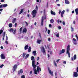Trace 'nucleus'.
Instances as JSON below:
<instances>
[{
  "instance_id": "e2e57ef3",
  "label": "nucleus",
  "mask_w": 78,
  "mask_h": 78,
  "mask_svg": "<svg viewBox=\"0 0 78 78\" xmlns=\"http://www.w3.org/2000/svg\"><path fill=\"white\" fill-rule=\"evenodd\" d=\"M77 72L78 73V67H77L76 68Z\"/></svg>"
},
{
  "instance_id": "79ce46f5",
  "label": "nucleus",
  "mask_w": 78,
  "mask_h": 78,
  "mask_svg": "<svg viewBox=\"0 0 78 78\" xmlns=\"http://www.w3.org/2000/svg\"><path fill=\"white\" fill-rule=\"evenodd\" d=\"M25 78V75H22L21 76V78Z\"/></svg>"
},
{
  "instance_id": "bb28decb",
  "label": "nucleus",
  "mask_w": 78,
  "mask_h": 78,
  "mask_svg": "<svg viewBox=\"0 0 78 78\" xmlns=\"http://www.w3.org/2000/svg\"><path fill=\"white\" fill-rule=\"evenodd\" d=\"M50 21L51 23H53L54 22V20L53 19H51L50 20Z\"/></svg>"
},
{
  "instance_id": "bf43d9fd",
  "label": "nucleus",
  "mask_w": 78,
  "mask_h": 78,
  "mask_svg": "<svg viewBox=\"0 0 78 78\" xmlns=\"http://www.w3.org/2000/svg\"><path fill=\"white\" fill-rule=\"evenodd\" d=\"M15 27H17V23H15Z\"/></svg>"
},
{
  "instance_id": "f257e3e1",
  "label": "nucleus",
  "mask_w": 78,
  "mask_h": 78,
  "mask_svg": "<svg viewBox=\"0 0 78 78\" xmlns=\"http://www.w3.org/2000/svg\"><path fill=\"white\" fill-rule=\"evenodd\" d=\"M70 50V45H68L66 50V53L68 54L69 58L70 57V51H69Z\"/></svg>"
},
{
  "instance_id": "f03ea898",
  "label": "nucleus",
  "mask_w": 78,
  "mask_h": 78,
  "mask_svg": "<svg viewBox=\"0 0 78 78\" xmlns=\"http://www.w3.org/2000/svg\"><path fill=\"white\" fill-rule=\"evenodd\" d=\"M19 66V64L18 65L15 64L12 66L13 72H14L15 71H16L17 69V66Z\"/></svg>"
},
{
  "instance_id": "f704fd0d",
  "label": "nucleus",
  "mask_w": 78,
  "mask_h": 78,
  "mask_svg": "<svg viewBox=\"0 0 78 78\" xmlns=\"http://www.w3.org/2000/svg\"><path fill=\"white\" fill-rule=\"evenodd\" d=\"M34 56H32V57H31V60H32V61H33V60H34Z\"/></svg>"
},
{
  "instance_id": "a18cd8bd",
  "label": "nucleus",
  "mask_w": 78,
  "mask_h": 78,
  "mask_svg": "<svg viewBox=\"0 0 78 78\" xmlns=\"http://www.w3.org/2000/svg\"><path fill=\"white\" fill-rule=\"evenodd\" d=\"M50 30H48V34H50Z\"/></svg>"
},
{
  "instance_id": "49530a36",
  "label": "nucleus",
  "mask_w": 78,
  "mask_h": 78,
  "mask_svg": "<svg viewBox=\"0 0 78 78\" xmlns=\"http://www.w3.org/2000/svg\"><path fill=\"white\" fill-rule=\"evenodd\" d=\"M48 41L49 42H50V41H51V39H50V38H48Z\"/></svg>"
},
{
  "instance_id": "f8f14e48",
  "label": "nucleus",
  "mask_w": 78,
  "mask_h": 78,
  "mask_svg": "<svg viewBox=\"0 0 78 78\" xmlns=\"http://www.w3.org/2000/svg\"><path fill=\"white\" fill-rule=\"evenodd\" d=\"M65 2L66 4H67L68 5L70 4V2L68 0H65Z\"/></svg>"
},
{
  "instance_id": "69168bd1",
  "label": "nucleus",
  "mask_w": 78,
  "mask_h": 78,
  "mask_svg": "<svg viewBox=\"0 0 78 78\" xmlns=\"http://www.w3.org/2000/svg\"><path fill=\"white\" fill-rule=\"evenodd\" d=\"M37 61H38V60H39V59H40V58H39V57H37Z\"/></svg>"
},
{
  "instance_id": "4be33fe9",
  "label": "nucleus",
  "mask_w": 78,
  "mask_h": 78,
  "mask_svg": "<svg viewBox=\"0 0 78 78\" xmlns=\"http://www.w3.org/2000/svg\"><path fill=\"white\" fill-rule=\"evenodd\" d=\"M32 66L34 68V69H35L36 67H37V66L36 65L34 64L32 65Z\"/></svg>"
},
{
  "instance_id": "c756f323",
  "label": "nucleus",
  "mask_w": 78,
  "mask_h": 78,
  "mask_svg": "<svg viewBox=\"0 0 78 78\" xmlns=\"http://www.w3.org/2000/svg\"><path fill=\"white\" fill-rule=\"evenodd\" d=\"M32 65H34L35 64V60H34L32 61Z\"/></svg>"
},
{
  "instance_id": "5701e85b",
  "label": "nucleus",
  "mask_w": 78,
  "mask_h": 78,
  "mask_svg": "<svg viewBox=\"0 0 78 78\" xmlns=\"http://www.w3.org/2000/svg\"><path fill=\"white\" fill-rule=\"evenodd\" d=\"M33 54H34V56H36V51H34L33 52Z\"/></svg>"
},
{
  "instance_id": "e433bc0d",
  "label": "nucleus",
  "mask_w": 78,
  "mask_h": 78,
  "mask_svg": "<svg viewBox=\"0 0 78 78\" xmlns=\"http://www.w3.org/2000/svg\"><path fill=\"white\" fill-rule=\"evenodd\" d=\"M32 15L33 16V18H34V17H36V14H32Z\"/></svg>"
},
{
  "instance_id": "2eb2a0df",
  "label": "nucleus",
  "mask_w": 78,
  "mask_h": 78,
  "mask_svg": "<svg viewBox=\"0 0 78 78\" xmlns=\"http://www.w3.org/2000/svg\"><path fill=\"white\" fill-rule=\"evenodd\" d=\"M28 45H26L24 47V50H27V49H28Z\"/></svg>"
},
{
  "instance_id": "3c124183",
  "label": "nucleus",
  "mask_w": 78,
  "mask_h": 78,
  "mask_svg": "<svg viewBox=\"0 0 78 78\" xmlns=\"http://www.w3.org/2000/svg\"><path fill=\"white\" fill-rule=\"evenodd\" d=\"M5 43H6V44H8V42L7 41H5Z\"/></svg>"
},
{
  "instance_id": "0e129e2a",
  "label": "nucleus",
  "mask_w": 78,
  "mask_h": 78,
  "mask_svg": "<svg viewBox=\"0 0 78 78\" xmlns=\"http://www.w3.org/2000/svg\"><path fill=\"white\" fill-rule=\"evenodd\" d=\"M63 63H64V64H66V61H64L63 62Z\"/></svg>"
},
{
  "instance_id": "5fc2aeb1",
  "label": "nucleus",
  "mask_w": 78,
  "mask_h": 78,
  "mask_svg": "<svg viewBox=\"0 0 78 78\" xmlns=\"http://www.w3.org/2000/svg\"><path fill=\"white\" fill-rule=\"evenodd\" d=\"M61 9L59 10V14H61Z\"/></svg>"
},
{
  "instance_id": "7ed1b4c3",
  "label": "nucleus",
  "mask_w": 78,
  "mask_h": 78,
  "mask_svg": "<svg viewBox=\"0 0 78 78\" xmlns=\"http://www.w3.org/2000/svg\"><path fill=\"white\" fill-rule=\"evenodd\" d=\"M48 70L50 74L52 76H53V72L49 68H48Z\"/></svg>"
},
{
  "instance_id": "603ef678",
  "label": "nucleus",
  "mask_w": 78,
  "mask_h": 78,
  "mask_svg": "<svg viewBox=\"0 0 78 78\" xmlns=\"http://www.w3.org/2000/svg\"><path fill=\"white\" fill-rule=\"evenodd\" d=\"M36 8L37 10V9H38V7H37V5H36Z\"/></svg>"
},
{
  "instance_id": "cd10ccee",
  "label": "nucleus",
  "mask_w": 78,
  "mask_h": 78,
  "mask_svg": "<svg viewBox=\"0 0 78 78\" xmlns=\"http://www.w3.org/2000/svg\"><path fill=\"white\" fill-rule=\"evenodd\" d=\"M73 58L74 60H76V54H75L73 56Z\"/></svg>"
},
{
  "instance_id": "ddd939ff",
  "label": "nucleus",
  "mask_w": 78,
  "mask_h": 78,
  "mask_svg": "<svg viewBox=\"0 0 78 78\" xmlns=\"http://www.w3.org/2000/svg\"><path fill=\"white\" fill-rule=\"evenodd\" d=\"M76 15H78V8H76L75 9Z\"/></svg>"
},
{
  "instance_id": "39448f33",
  "label": "nucleus",
  "mask_w": 78,
  "mask_h": 78,
  "mask_svg": "<svg viewBox=\"0 0 78 78\" xmlns=\"http://www.w3.org/2000/svg\"><path fill=\"white\" fill-rule=\"evenodd\" d=\"M73 76L74 77H77L78 76V73L76 72H74L73 73Z\"/></svg>"
},
{
  "instance_id": "0eeeda50",
  "label": "nucleus",
  "mask_w": 78,
  "mask_h": 78,
  "mask_svg": "<svg viewBox=\"0 0 78 78\" xmlns=\"http://www.w3.org/2000/svg\"><path fill=\"white\" fill-rule=\"evenodd\" d=\"M23 73V71L22 70V69H20V70L18 72V74L19 75H20V73L22 74Z\"/></svg>"
},
{
  "instance_id": "c03bdc74",
  "label": "nucleus",
  "mask_w": 78,
  "mask_h": 78,
  "mask_svg": "<svg viewBox=\"0 0 78 78\" xmlns=\"http://www.w3.org/2000/svg\"><path fill=\"white\" fill-rule=\"evenodd\" d=\"M71 31H74V30H73V28L72 27H71Z\"/></svg>"
},
{
  "instance_id": "864d4df0",
  "label": "nucleus",
  "mask_w": 78,
  "mask_h": 78,
  "mask_svg": "<svg viewBox=\"0 0 78 78\" xmlns=\"http://www.w3.org/2000/svg\"><path fill=\"white\" fill-rule=\"evenodd\" d=\"M76 37L77 40H78V36H77V34L76 35Z\"/></svg>"
},
{
  "instance_id": "2f4dec72",
  "label": "nucleus",
  "mask_w": 78,
  "mask_h": 78,
  "mask_svg": "<svg viewBox=\"0 0 78 78\" xmlns=\"http://www.w3.org/2000/svg\"><path fill=\"white\" fill-rule=\"evenodd\" d=\"M9 26L10 28H11V27H12V23H9Z\"/></svg>"
},
{
  "instance_id": "a19ab883",
  "label": "nucleus",
  "mask_w": 78,
  "mask_h": 78,
  "mask_svg": "<svg viewBox=\"0 0 78 78\" xmlns=\"http://www.w3.org/2000/svg\"><path fill=\"white\" fill-rule=\"evenodd\" d=\"M2 8H3V5L2 4V5H1L0 6V8H1V9H2Z\"/></svg>"
},
{
  "instance_id": "4c0bfd02",
  "label": "nucleus",
  "mask_w": 78,
  "mask_h": 78,
  "mask_svg": "<svg viewBox=\"0 0 78 78\" xmlns=\"http://www.w3.org/2000/svg\"><path fill=\"white\" fill-rule=\"evenodd\" d=\"M73 43L74 44V45H76V41H73Z\"/></svg>"
},
{
  "instance_id": "4d7b16f0",
  "label": "nucleus",
  "mask_w": 78,
  "mask_h": 78,
  "mask_svg": "<svg viewBox=\"0 0 78 78\" xmlns=\"http://www.w3.org/2000/svg\"><path fill=\"white\" fill-rule=\"evenodd\" d=\"M73 41H76V39H75V38H73Z\"/></svg>"
},
{
  "instance_id": "052dcab7",
  "label": "nucleus",
  "mask_w": 78,
  "mask_h": 78,
  "mask_svg": "<svg viewBox=\"0 0 78 78\" xmlns=\"http://www.w3.org/2000/svg\"><path fill=\"white\" fill-rule=\"evenodd\" d=\"M5 2V1L4 0H1V2Z\"/></svg>"
},
{
  "instance_id": "393cba45",
  "label": "nucleus",
  "mask_w": 78,
  "mask_h": 78,
  "mask_svg": "<svg viewBox=\"0 0 78 78\" xmlns=\"http://www.w3.org/2000/svg\"><path fill=\"white\" fill-rule=\"evenodd\" d=\"M30 56L29 54H27L26 55V56H25V59H27L28 58L29 56Z\"/></svg>"
},
{
  "instance_id": "dca6fc26",
  "label": "nucleus",
  "mask_w": 78,
  "mask_h": 78,
  "mask_svg": "<svg viewBox=\"0 0 78 78\" xmlns=\"http://www.w3.org/2000/svg\"><path fill=\"white\" fill-rule=\"evenodd\" d=\"M24 10V9H22L21 11H20V12L19 13V14H22V12H23Z\"/></svg>"
},
{
  "instance_id": "423d86ee",
  "label": "nucleus",
  "mask_w": 78,
  "mask_h": 78,
  "mask_svg": "<svg viewBox=\"0 0 78 78\" xmlns=\"http://www.w3.org/2000/svg\"><path fill=\"white\" fill-rule=\"evenodd\" d=\"M1 58L2 59H5V56L3 54H2L1 55Z\"/></svg>"
},
{
  "instance_id": "338daca9",
  "label": "nucleus",
  "mask_w": 78,
  "mask_h": 78,
  "mask_svg": "<svg viewBox=\"0 0 78 78\" xmlns=\"http://www.w3.org/2000/svg\"><path fill=\"white\" fill-rule=\"evenodd\" d=\"M27 16L28 17H30V15L29 14H27Z\"/></svg>"
},
{
  "instance_id": "680f3d73",
  "label": "nucleus",
  "mask_w": 78,
  "mask_h": 78,
  "mask_svg": "<svg viewBox=\"0 0 78 78\" xmlns=\"http://www.w3.org/2000/svg\"><path fill=\"white\" fill-rule=\"evenodd\" d=\"M6 40H8V36L7 35L6 37Z\"/></svg>"
},
{
  "instance_id": "9d476101",
  "label": "nucleus",
  "mask_w": 78,
  "mask_h": 78,
  "mask_svg": "<svg viewBox=\"0 0 78 78\" xmlns=\"http://www.w3.org/2000/svg\"><path fill=\"white\" fill-rule=\"evenodd\" d=\"M42 52L43 53L44 55H46V53H45V50L44 48H42Z\"/></svg>"
},
{
  "instance_id": "8fccbe9b",
  "label": "nucleus",
  "mask_w": 78,
  "mask_h": 78,
  "mask_svg": "<svg viewBox=\"0 0 78 78\" xmlns=\"http://www.w3.org/2000/svg\"><path fill=\"white\" fill-rule=\"evenodd\" d=\"M45 28L46 30L45 32H47V28L46 27H45Z\"/></svg>"
},
{
  "instance_id": "b1692460",
  "label": "nucleus",
  "mask_w": 78,
  "mask_h": 78,
  "mask_svg": "<svg viewBox=\"0 0 78 78\" xmlns=\"http://www.w3.org/2000/svg\"><path fill=\"white\" fill-rule=\"evenodd\" d=\"M34 73L36 74V75H37V69H35L34 70Z\"/></svg>"
},
{
  "instance_id": "774afa93",
  "label": "nucleus",
  "mask_w": 78,
  "mask_h": 78,
  "mask_svg": "<svg viewBox=\"0 0 78 78\" xmlns=\"http://www.w3.org/2000/svg\"><path fill=\"white\" fill-rule=\"evenodd\" d=\"M61 16L62 17H63V14L61 13Z\"/></svg>"
},
{
  "instance_id": "6e6552de",
  "label": "nucleus",
  "mask_w": 78,
  "mask_h": 78,
  "mask_svg": "<svg viewBox=\"0 0 78 78\" xmlns=\"http://www.w3.org/2000/svg\"><path fill=\"white\" fill-rule=\"evenodd\" d=\"M27 29L26 28L23 29L22 31L23 33H27Z\"/></svg>"
},
{
  "instance_id": "a878e982",
  "label": "nucleus",
  "mask_w": 78,
  "mask_h": 78,
  "mask_svg": "<svg viewBox=\"0 0 78 78\" xmlns=\"http://www.w3.org/2000/svg\"><path fill=\"white\" fill-rule=\"evenodd\" d=\"M16 18H14L13 19V20L12 21L13 23H15V22H16Z\"/></svg>"
},
{
  "instance_id": "1a4fd4ad",
  "label": "nucleus",
  "mask_w": 78,
  "mask_h": 78,
  "mask_svg": "<svg viewBox=\"0 0 78 78\" xmlns=\"http://www.w3.org/2000/svg\"><path fill=\"white\" fill-rule=\"evenodd\" d=\"M39 70L40 72H41V68L40 67L39 68V66H38L37 67V70L38 73L39 72Z\"/></svg>"
},
{
  "instance_id": "6e6d98bb",
  "label": "nucleus",
  "mask_w": 78,
  "mask_h": 78,
  "mask_svg": "<svg viewBox=\"0 0 78 78\" xmlns=\"http://www.w3.org/2000/svg\"><path fill=\"white\" fill-rule=\"evenodd\" d=\"M48 2L47 4V8H48Z\"/></svg>"
},
{
  "instance_id": "c85d7f7f",
  "label": "nucleus",
  "mask_w": 78,
  "mask_h": 78,
  "mask_svg": "<svg viewBox=\"0 0 78 78\" xmlns=\"http://www.w3.org/2000/svg\"><path fill=\"white\" fill-rule=\"evenodd\" d=\"M3 5V7H4V8H5V7H6V6H8V5H7V4H4Z\"/></svg>"
},
{
  "instance_id": "7c9ffc66",
  "label": "nucleus",
  "mask_w": 78,
  "mask_h": 78,
  "mask_svg": "<svg viewBox=\"0 0 78 78\" xmlns=\"http://www.w3.org/2000/svg\"><path fill=\"white\" fill-rule=\"evenodd\" d=\"M5 34H6V32H3V34H2V36H3V37H5Z\"/></svg>"
},
{
  "instance_id": "f3484780",
  "label": "nucleus",
  "mask_w": 78,
  "mask_h": 78,
  "mask_svg": "<svg viewBox=\"0 0 78 78\" xmlns=\"http://www.w3.org/2000/svg\"><path fill=\"white\" fill-rule=\"evenodd\" d=\"M31 47L30 46L28 49V53H30L31 52Z\"/></svg>"
},
{
  "instance_id": "58836bf2",
  "label": "nucleus",
  "mask_w": 78,
  "mask_h": 78,
  "mask_svg": "<svg viewBox=\"0 0 78 78\" xmlns=\"http://www.w3.org/2000/svg\"><path fill=\"white\" fill-rule=\"evenodd\" d=\"M54 65L55 67H57V65L56 64V62L54 61Z\"/></svg>"
},
{
  "instance_id": "aec40b11",
  "label": "nucleus",
  "mask_w": 78,
  "mask_h": 78,
  "mask_svg": "<svg viewBox=\"0 0 78 78\" xmlns=\"http://www.w3.org/2000/svg\"><path fill=\"white\" fill-rule=\"evenodd\" d=\"M22 30H23V28L22 27H21L20 29V33L21 34L22 32Z\"/></svg>"
},
{
  "instance_id": "c9c22d12",
  "label": "nucleus",
  "mask_w": 78,
  "mask_h": 78,
  "mask_svg": "<svg viewBox=\"0 0 78 78\" xmlns=\"http://www.w3.org/2000/svg\"><path fill=\"white\" fill-rule=\"evenodd\" d=\"M3 32V30H0V34H1Z\"/></svg>"
},
{
  "instance_id": "09e8293b",
  "label": "nucleus",
  "mask_w": 78,
  "mask_h": 78,
  "mask_svg": "<svg viewBox=\"0 0 78 78\" xmlns=\"http://www.w3.org/2000/svg\"><path fill=\"white\" fill-rule=\"evenodd\" d=\"M58 29L60 30V29H61V26H59L58 27Z\"/></svg>"
},
{
  "instance_id": "a211bd4d",
  "label": "nucleus",
  "mask_w": 78,
  "mask_h": 78,
  "mask_svg": "<svg viewBox=\"0 0 78 78\" xmlns=\"http://www.w3.org/2000/svg\"><path fill=\"white\" fill-rule=\"evenodd\" d=\"M41 26H43L44 25V19L43 18L41 19Z\"/></svg>"
},
{
  "instance_id": "de8ad7c7",
  "label": "nucleus",
  "mask_w": 78,
  "mask_h": 78,
  "mask_svg": "<svg viewBox=\"0 0 78 78\" xmlns=\"http://www.w3.org/2000/svg\"><path fill=\"white\" fill-rule=\"evenodd\" d=\"M62 24H63V25H65V22L64 21H63L62 23Z\"/></svg>"
},
{
  "instance_id": "412c9836",
  "label": "nucleus",
  "mask_w": 78,
  "mask_h": 78,
  "mask_svg": "<svg viewBox=\"0 0 78 78\" xmlns=\"http://www.w3.org/2000/svg\"><path fill=\"white\" fill-rule=\"evenodd\" d=\"M9 31L11 32V33H12L14 31V29L12 28H11L9 30Z\"/></svg>"
},
{
  "instance_id": "37998d69",
  "label": "nucleus",
  "mask_w": 78,
  "mask_h": 78,
  "mask_svg": "<svg viewBox=\"0 0 78 78\" xmlns=\"http://www.w3.org/2000/svg\"><path fill=\"white\" fill-rule=\"evenodd\" d=\"M3 66H4V65L2 64L0 66V68H2V67H3Z\"/></svg>"
},
{
  "instance_id": "13d9d810",
  "label": "nucleus",
  "mask_w": 78,
  "mask_h": 78,
  "mask_svg": "<svg viewBox=\"0 0 78 78\" xmlns=\"http://www.w3.org/2000/svg\"><path fill=\"white\" fill-rule=\"evenodd\" d=\"M25 23H26L27 26H28V22L26 21Z\"/></svg>"
},
{
  "instance_id": "4468645a",
  "label": "nucleus",
  "mask_w": 78,
  "mask_h": 78,
  "mask_svg": "<svg viewBox=\"0 0 78 78\" xmlns=\"http://www.w3.org/2000/svg\"><path fill=\"white\" fill-rule=\"evenodd\" d=\"M42 42V40H37V42L38 43V44H41V42Z\"/></svg>"
},
{
  "instance_id": "6ab92c4d",
  "label": "nucleus",
  "mask_w": 78,
  "mask_h": 78,
  "mask_svg": "<svg viewBox=\"0 0 78 78\" xmlns=\"http://www.w3.org/2000/svg\"><path fill=\"white\" fill-rule=\"evenodd\" d=\"M51 14H52V15H56V13H55V12H54L53 11H52V10H51Z\"/></svg>"
},
{
  "instance_id": "ea45409f",
  "label": "nucleus",
  "mask_w": 78,
  "mask_h": 78,
  "mask_svg": "<svg viewBox=\"0 0 78 78\" xmlns=\"http://www.w3.org/2000/svg\"><path fill=\"white\" fill-rule=\"evenodd\" d=\"M64 12H65V11L63 10L61 14H64Z\"/></svg>"
},
{
  "instance_id": "473e14b6",
  "label": "nucleus",
  "mask_w": 78,
  "mask_h": 78,
  "mask_svg": "<svg viewBox=\"0 0 78 78\" xmlns=\"http://www.w3.org/2000/svg\"><path fill=\"white\" fill-rule=\"evenodd\" d=\"M57 32L55 33V34H56V36L57 37H59V33H58L57 34Z\"/></svg>"
},
{
  "instance_id": "72a5a7b5",
  "label": "nucleus",
  "mask_w": 78,
  "mask_h": 78,
  "mask_svg": "<svg viewBox=\"0 0 78 78\" xmlns=\"http://www.w3.org/2000/svg\"><path fill=\"white\" fill-rule=\"evenodd\" d=\"M26 55V53H23V58H24L25 56Z\"/></svg>"
},
{
  "instance_id": "20e7f679",
  "label": "nucleus",
  "mask_w": 78,
  "mask_h": 78,
  "mask_svg": "<svg viewBox=\"0 0 78 78\" xmlns=\"http://www.w3.org/2000/svg\"><path fill=\"white\" fill-rule=\"evenodd\" d=\"M66 51V50L65 49H62V51H59V55H61L62 53H64L65 52V51Z\"/></svg>"
},
{
  "instance_id": "9b49d317",
  "label": "nucleus",
  "mask_w": 78,
  "mask_h": 78,
  "mask_svg": "<svg viewBox=\"0 0 78 78\" xmlns=\"http://www.w3.org/2000/svg\"><path fill=\"white\" fill-rule=\"evenodd\" d=\"M37 13V11L36 10H34L32 11V14H36Z\"/></svg>"
}]
</instances>
